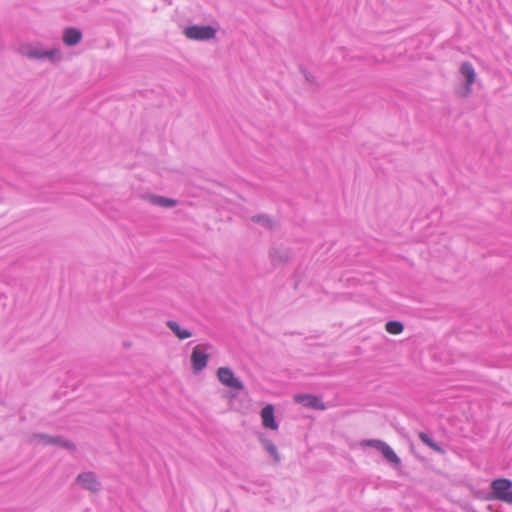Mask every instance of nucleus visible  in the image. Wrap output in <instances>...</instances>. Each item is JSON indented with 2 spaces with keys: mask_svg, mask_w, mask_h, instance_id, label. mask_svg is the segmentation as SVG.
<instances>
[{
  "mask_svg": "<svg viewBox=\"0 0 512 512\" xmlns=\"http://www.w3.org/2000/svg\"><path fill=\"white\" fill-rule=\"evenodd\" d=\"M219 381L226 387L240 391L243 389L242 382L235 377L233 371L228 367H220L217 371Z\"/></svg>",
  "mask_w": 512,
  "mask_h": 512,
  "instance_id": "nucleus-3",
  "label": "nucleus"
},
{
  "mask_svg": "<svg viewBox=\"0 0 512 512\" xmlns=\"http://www.w3.org/2000/svg\"><path fill=\"white\" fill-rule=\"evenodd\" d=\"M294 401L296 403H300L309 408H314V409H319V410L325 409V405L321 402V400L318 397H316L314 395L299 394V395L294 396Z\"/></svg>",
  "mask_w": 512,
  "mask_h": 512,
  "instance_id": "nucleus-5",
  "label": "nucleus"
},
{
  "mask_svg": "<svg viewBox=\"0 0 512 512\" xmlns=\"http://www.w3.org/2000/svg\"><path fill=\"white\" fill-rule=\"evenodd\" d=\"M419 438L420 440L425 444L427 445L428 447H430L432 450L438 452V453H443V450L442 448L437 445L433 439H431L425 432H420L419 433Z\"/></svg>",
  "mask_w": 512,
  "mask_h": 512,
  "instance_id": "nucleus-13",
  "label": "nucleus"
},
{
  "mask_svg": "<svg viewBox=\"0 0 512 512\" xmlns=\"http://www.w3.org/2000/svg\"><path fill=\"white\" fill-rule=\"evenodd\" d=\"M487 499L498 500L512 505V481L498 478L491 482V492Z\"/></svg>",
  "mask_w": 512,
  "mask_h": 512,
  "instance_id": "nucleus-1",
  "label": "nucleus"
},
{
  "mask_svg": "<svg viewBox=\"0 0 512 512\" xmlns=\"http://www.w3.org/2000/svg\"><path fill=\"white\" fill-rule=\"evenodd\" d=\"M266 449L270 453V455L274 458L275 461L280 460V457L278 455L277 449L274 444L268 443L266 446Z\"/></svg>",
  "mask_w": 512,
  "mask_h": 512,
  "instance_id": "nucleus-16",
  "label": "nucleus"
},
{
  "mask_svg": "<svg viewBox=\"0 0 512 512\" xmlns=\"http://www.w3.org/2000/svg\"><path fill=\"white\" fill-rule=\"evenodd\" d=\"M379 451L391 463H394L396 465L400 464V458L387 443L384 442L383 446L379 449Z\"/></svg>",
  "mask_w": 512,
  "mask_h": 512,
  "instance_id": "nucleus-11",
  "label": "nucleus"
},
{
  "mask_svg": "<svg viewBox=\"0 0 512 512\" xmlns=\"http://www.w3.org/2000/svg\"><path fill=\"white\" fill-rule=\"evenodd\" d=\"M154 203L164 206V207H172L175 205V201L172 199L162 198V197H156L154 199Z\"/></svg>",
  "mask_w": 512,
  "mask_h": 512,
  "instance_id": "nucleus-15",
  "label": "nucleus"
},
{
  "mask_svg": "<svg viewBox=\"0 0 512 512\" xmlns=\"http://www.w3.org/2000/svg\"><path fill=\"white\" fill-rule=\"evenodd\" d=\"M184 34L193 40H209L214 38L216 31L211 26H190L185 29Z\"/></svg>",
  "mask_w": 512,
  "mask_h": 512,
  "instance_id": "nucleus-4",
  "label": "nucleus"
},
{
  "mask_svg": "<svg viewBox=\"0 0 512 512\" xmlns=\"http://www.w3.org/2000/svg\"><path fill=\"white\" fill-rule=\"evenodd\" d=\"M48 55L47 53H44V54H38L36 52H31L28 54L29 57H33V58H41V57H44Z\"/></svg>",
  "mask_w": 512,
  "mask_h": 512,
  "instance_id": "nucleus-17",
  "label": "nucleus"
},
{
  "mask_svg": "<svg viewBox=\"0 0 512 512\" xmlns=\"http://www.w3.org/2000/svg\"><path fill=\"white\" fill-rule=\"evenodd\" d=\"M78 482L86 489L95 491L99 488V483L93 473L79 475Z\"/></svg>",
  "mask_w": 512,
  "mask_h": 512,
  "instance_id": "nucleus-8",
  "label": "nucleus"
},
{
  "mask_svg": "<svg viewBox=\"0 0 512 512\" xmlns=\"http://www.w3.org/2000/svg\"><path fill=\"white\" fill-rule=\"evenodd\" d=\"M82 34L79 30L74 28H68L65 30L63 35V41L66 45L72 46L77 44L81 40Z\"/></svg>",
  "mask_w": 512,
  "mask_h": 512,
  "instance_id": "nucleus-9",
  "label": "nucleus"
},
{
  "mask_svg": "<svg viewBox=\"0 0 512 512\" xmlns=\"http://www.w3.org/2000/svg\"><path fill=\"white\" fill-rule=\"evenodd\" d=\"M208 348V344H199L194 347L191 354V364L195 372H200L207 366L209 358Z\"/></svg>",
  "mask_w": 512,
  "mask_h": 512,
  "instance_id": "nucleus-2",
  "label": "nucleus"
},
{
  "mask_svg": "<svg viewBox=\"0 0 512 512\" xmlns=\"http://www.w3.org/2000/svg\"><path fill=\"white\" fill-rule=\"evenodd\" d=\"M461 74L466 78V91L471 92V86L476 80V72L473 65L469 62L462 63L460 67Z\"/></svg>",
  "mask_w": 512,
  "mask_h": 512,
  "instance_id": "nucleus-7",
  "label": "nucleus"
},
{
  "mask_svg": "<svg viewBox=\"0 0 512 512\" xmlns=\"http://www.w3.org/2000/svg\"><path fill=\"white\" fill-rule=\"evenodd\" d=\"M384 441L377 440V439H371V440H364L361 442V446H368L373 447L379 451V449L383 446Z\"/></svg>",
  "mask_w": 512,
  "mask_h": 512,
  "instance_id": "nucleus-14",
  "label": "nucleus"
},
{
  "mask_svg": "<svg viewBox=\"0 0 512 512\" xmlns=\"http://www.w3.org/2000/svg\"><path fill=\"white\" fill-rule=\"evenodd\" d=\"M262 425L271 430H277L278 424L274 417V407L271 404L266 405L261 411Z\"/></svg>",
  "mask_w": 512,
  "mask_h": 512,
  "instance_id": "nucleus-6",
  "label": "nucleus"
},
{
  "mask_svg": "<svg viewBox=\"0 0 512 512\" xmlns=\"http://www.w3.org/2000/svg\"><path fill=\"white\" fill-rule=\"evenodd\" d=\"M404 326L399 321H389L385 325V330L392 335H398L403 332Z\"/></svg>",
  "mask_w": 512,
  "mask_h": 512,
  "instance_id": "nucleus-12",
  "label": "nucleus"
},
{
  "mask_svg": "<svg viewBox=\"0 0 512 512\" xmlns=\"http://www.w3.org/2000/svg\"><path fill=\"white\" fill-rule=\"evenodd\" d=\"M167 326L180 340H184L191 337V332L187 329L182 328L177 322L168 321Z\"/></svg>",
  "mask_w": 512,
  "mask_h": 512,
  "instance_id": "nucleus-10",
  "label": "nucleus"
}]
</instances>
